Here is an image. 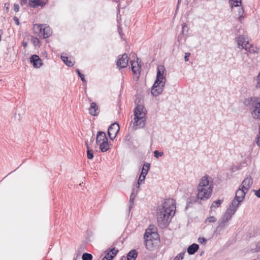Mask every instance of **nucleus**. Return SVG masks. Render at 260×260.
Returning <instances> with one entry per match:
<instances>
[{
  "instance_id": "nucleus-43",
  "label": "nucleus",
  "mask_w": 260,
  "mask_h": 260,
  "mask_svg": "<svg viewBox=\"0 0 260 260\" xmlns=\"http://www.w3.org/2000/svg\"><path fill=\"white\" fill-rule=\"evenodd\" d=\"M135 198V196L134 195V192L132 193L129 199V202H131V205L133 204Z\"/></svg>"
},
{
  "instance_id": "nucleus-23",
  "label": "nucleus",
  "mask_w": 260,
  "mask_h": 260,
  "mask_svg": "<svg viewBox=\"0 0 260 260\" xmlns=\"http://www.w3.org/2000/svg\"><path fill=\"white\" fill-rule=\"evenodd\" d=\"M137 255L138 252L134 249L131 250L127 254L126 257H124V258H126V260H136Z\"/></svg>"
},
{
  "instance_id": "nucleus-13",
  "label": "nucleus",
  "mask_w": 260,
  "mask_h": 260,
  "mask_svg": "<svg viewBox=\"0 0 260 260\" xmlns=\"http://www.w3.org/2000/svg\"><path fill=\"white\" fill-rule=\"evenodd\" d=\"M30 61L36 68H39L43 64L42 60L37 55H32L30 58Z\"/></svg>"
},
{
  "instance_id": "nucleus-36",
  "label": "nucleus",
  "mask_w": 260,
  "mask_h": 260,
  "mask_svg": "<svg viewBox=\"0 0 260 260\" xmlns=\"http://www.w3.org/2000/svg\"><path fill=\"white\" fill-rule=\"evenodd\" d=\"M216 221V219L214 216H211L206 219V222H215Z\"/></svg>"
},
{
  "instance_id": "nucleus-12",
  "label": "nucleus",
  "mask_w": 260,
  "mask_h": 260,
  "mask_svg": "<svg viewBox=\"0 0 260 260\" xmlns=\"http://www.w3.org/2000/svg\"><path fill=\"white\" fill-rule=\"evenodd\" d=\"M146 110L144 107L142 105H138L135 109V116H145Z\"/></svg>"
},
{
  "instance_id": "nucleus-56",
  "label": "nucleus",
  "mask_w": 260,
  "mask_h": 260,
  "mask_svg": "<svg viewBox=\"0 0 260 260\" xmlns=\"http://www.w3.org/2000/svg\"><path fill=\"white\" fill-rule=\"evenodd\" d=\"M179 2H180V0H178V3H179Z\"/></svg>"
},
{
  "instance_id": "nucleus-55",
  "label": "nucleus",
  "mask_w": 260,
  "mask_h": 260,
  "mask_svg": "<svg viewBox=\"0 0 260 260\" xmlns=\"http://www.w3.org/2000/svg\"><path fill=\"white\" fill-rule=\"evenodd\" d=\"M203 252H202L201 253L200 255H202L203 254Z\"/></svg>"
},
{
  "instance_id": "nucleus-21",
  "label": "nucleus",
  "mask_w": 260,
  "mask_h": 260,
  "mask_svg": "<svg viewBox=\"0 0 260 260\" xmlns=\"http://www.w3.org/2000/svg\"><path fill=\"white\" fill-rule=\"evenodd\" d=\"M199 248V246L197 244L193 243L188 246L187 248V252L189 254H193L198 251Z\"/></svg>"
},
{
  "instance_id": "nucleus-50",
  "label": "nucleus",
  "mask_w": 260,
  "mask_h": 260,
  "mask_svg": "<svg viewBox=\"0 0 260 260\" xmlns=\"http://www.w3.org/2000/svg\"><path fill=\"white\" fill-rule=\"evenodd\" d=\"M14 20L15 21V22H16V24L17 25H19V21H18V19L16 17H15L14 18Z\"/></svg>"
},
{
  "instance_id": "nucleus-8",
  "label": "nucleus",
  "mask_w": 260,
  "mask_h": 260,
  "mask_svg": "<svg viewBox=\"0 0 260 260\" xmlns=\"http://www.w3.org/2000/svg\"><path fill=\"white\" fill-rule=\"evenodd\" d=\"M150 164L149 163H146L144 165L138 181V187H139V185L140 184L144 182L146 176L147 175L150 169Z\"/></svg>"
},
{
  "instance_id": "nucleus-25",
  "label": "nucleus",
  "mask_w": 260,
  "mask_h": 260,
  "mask_svg": "<svg viewBox=\"0 0 260 260\" xmlns=\"http://www.w3.org/2000/svg\"><path fill=\"white\" fill-rule=\"evenodd\" d=\"M132 70L134 74H136L140 73V67L137 63L134 61H131Z\"/></svg>"
},
{
  "instance_id": "nucleus-29",
  "label": "nucleus",
  "mask_w": 260,
  "mask_h": 260,
  "mask_svg": "<svg viewBox=\"0 0 260 260\" xmlns=\"http://www.w3.org/2000/svg\"><path fill=\"white\" fill-rule=\"evenodd\" d=\"M86 145L87 147V158L89 159H91L93 157V150L92 149H90L88 145L87 142H86Z\"/></svg>"
},
{
  "instance_id": "nucleus-41",
  "label": "nucleus",
  "mask_w": 260,
  "mask_h": 260,
  "mask_svg": "<svg viewBox=\"0 0 260 260\" xmlns=\"http://www.w3.org/2000/svg\"><path fill=\"white\" fill-rule=\"evenodd\" d=\"M256 82V87L260 88V72L257 76Z\"/></svg>"
},
{
  "instance_id": "nucleus-33",
  "label": "nucleus",
  "mask_w": 260,
  "mask_h": 260,
  "mask_svg": "<svg viewBox=\"0 0 260 260\" xmlns=\"http://www.w3.org/2000/svg\"><path fill=\"white\" fill-rule=\"evenodd\" d=\"M82 258L83 260H92V255L90 253H84L83 254Z\"/></svg>"
},
{
  "instance_id": "nucleus-45",
  "label": "nucleus",
  "mask_w": 260,
  "mask_h": 260,
  "mask_svg": "<svg viewBox=\"0 0 260 260\" xmlns=\"http://www.w3.org/2000/svg\"><path fill=\"white\" fill-rule=\"evenodd\" d=\"M19 10V6L18 4H14V10L16 12H18Z\"/></svg>"
},
{
  "instance_id": "nucleus-27",
  "label": "nucleus",
  "mask_w": 260,
  "mask_h": 260,
  "mask_svg": "<svg viewBox=\"0 0 260 260\" xmlns=\"http://www.w3.org/2000/svg\"><path fill=\"white\" fill-rule=\"evenodd\" d=\"M240 203L241 202H239V200L236 199V198H235L234 199V200L232 201L229 207H231L232 209H236V211Z\"/></svg>"
},
{
  "instance_id": "nucleus-24",
  "label": "nucleus",
  "mask_w": 260,
  "mask_h": 260,
  "mask_svg": "<svg viewBox=\"0 0 260 260\" xmlns=\"http://www.w3.org/2000/svg\"><path fill=\"white\" fill-rule=\"evenodd\" d=\"M28 4L30 7L34 8H36L39 6H43L41 0H29Z\"/></svg>"
},
{
  "instance_id": "nucleus-17",
  "label": "nucleus",
  "mask_w": 260,
  "mask_h": 260,
  "mask_svg": "<svg viewBox=\"0 0 260 260\" xmlns=\"http://www.w3.org/2000/svg\"><path fill=\"white\" fill-rule=\"evenodd\" d=\"M99 109L98 105L95 103L92 102L90 104V107L89 109V113L92 116H97L99 113Z\"/></svg>"
},
{
  "instance_id": "nucleus-49",
  "label": "nucleus",
  "mask_w": 260,
  "mask_h": 260,
  "mask_svg": "<svg viewBox=\"0 0 260 260\" xmlns=\"http://www.w3.org/2000/svg\"><path fill=\"white\" fill-rule=\"evenodd\" d=\"M22 44V46L24 48H26L27 47V43L26 42L23 41Z\"/></svg>"
},
{
  "instance_id": "nucleus-37",
  "label": "nucleus",
  "mask_w": 260,
  "mask_h": 260,
  "mask_svg": "<svg viewBox=\"0 0 260 260\" xmlns=\"http://www.w3.org/2000/svg\"><path fill=\"white\" fill-rule=\"evenodd\" d=\"M163 154L164 153L162 152H159L158 150H155L154 152V155L156 158H158L159 157L162 156Z\"/></svg>"
},
{
  "instance_id": "nucleus-51",
  "label": "nucleus",
  "mask_w": 260,
  "mask_h": 260,
  "mask_svg": "<svg viewBox=\"0 0 260 260\" xmlns=\"http://www.w3.org/2000/svg\"><path fill=\"white\" fill-rule=\"evenodd\" d=\"M118 32H119V34L121 35V32H122V29L120 28H118Z\"/></svg>"
},
{
  "instance_id": "nucleus-20",
  "label": "nucleus",
  "mask_w": 260,
  "mask_h": 260,
  "mask_svg": "<svg viewBox=\"0 0 260 260\" xmlns=\"http://www.w3.org/2000/svg\"><path fill=\"white\" fill-rule=\"evenodd\" d=\"M228 220H225L224 217L221 216L218 222V225L217 227V230L221 231L224 229L226 226L228 225Z\"/></svg>"
},
{
  "instance_id": "nucleus-18",
  "label": "nucleus",
  "mask_w": 260,
  "mask_h": 260,
  "mask_svg": "<svg viewBox=\"0 0 260 260\" xmlns=\"http://www.w3.org/2000/svg\"><path fill=\"white\" fill-rule=\"evenodd\" d=\"M118 251V250L116 249L115 248L112 249L109 248L105 251L106 254L104 257H107V259H110V260H112L116 255Z\"/></svg>"
},
{
  "instance_id": "nucleus-32",
  "label": "nucleus",
  "mask_w": 260,
  "mask_h": 260,
  "mask_svg": "<svg viewBox=\"0 0 260 260\" xmlns=\"http://www.w3.org/2000/svg\"><path fill=\"white\" fill-rule=\"evenodd\" d=\"M222 201L220 200H218L217 201H214L212 203V204L211 206V209H212L213 208H217L222 203Z\"/></svg>"
},
{
  "instance_id": "nucleus-7",
  "label": "nucleus",
  "mask_w": 260,
  "mask_h": 260,
  "mask_svg": "<svg viewBox=\"0 0 260 260\" xmlns=\"http://www.w3.org/2000/svg\"><path fill=\"white\" fill-rule=\"evenodd\" d=\"M36 26L39 29L40 33L43 35V38H47L51 35L52 30L49 26L44 24H36Z\"/></svg>"
},
{
  "instance_id": "nucleus-26",
  "label": "nucleus",
  "mask_w": 260,
  "mask_h": 260,
  "mask_svg": "<svg viewBox=\"0 0 260 260\" xmlns=\"http://www.w3.org/2000/svg\"><path fill=\"white\" fill-rule=\"evenodd\" d=\"M99 144L100 148L102 152H106L109 149V144L108 141H105L102 143H100Z\"/></svg>"
},
{
  "instance_id": "nucleus-46",
  "label": "nucleus",
  "mask_w": 260,
  "mask_h": 260,
  "mask_svg": "<svg viewBox=\"0 0 260 260\" xmlns=\"http://www.w3.org/2000/svg\"><path fill=\"white\" fill-rule=\"evenodd\" d=\"M190 55V53L189 52H186L185 53L184 60L185 61H187L188 60V57Z\"/></svg>"
},
{
  "instance_id": "nucleus-34",
  "label": "nucleus",
  "mask_w": 260,
  "mask_h": 260,
  "mask_svg": "<svg viewBox=\"0 0 260 260\" xmlns=\"http://www.w3.org/2000/svg\"><path fill=\"white\" fill-rule=\"evenodd\" d=\"M251 250H253L254 252H258L260 251V241H258L257 244L255 245V247L251 248Z\"/></svg>"
},
{
  "instance_id": "nucleus-47",
  "label": "nucleus",
  "mask_w": 260,
  "mask_h": 260,
  "mask_svg": "<svg viewBox=\"0 0 260 260\" xmlns=\"http://www.w3.org/2000/svg\"><path fill=\"white\" fill-rule=\"evenodd\" d=\"M27 0H21L20 5L23 6L26 5Z\"/></svg>"
},
{
  "instance_id": "nucleus-10",
  "label": "nucleus",
  "mask_w": 260,
  "mask_h": 260,
  "mask_svg": "<svg viewBox=\"0 0 260 260\" xmlns=\"http://www.w3.org/2000/svg\"><path fill=\"white\" fill-rule=\"evenodd\" d=\"M252 182V178L250 176L247 177L242 181L240 187L246 190V191H248L250 189Z\"/></svg>"
},
{
  "instance_id": "nucleus-28",
  "label": "nucleus",
  "mask_w": 260,
  "mask_h": 260,
  "mask_svg": "<svg viewBox=\"0 0 260 260\" xmlns=\"http://www.w3.org/2000/svg\"><path fill=\"white\" fill-rule=\"evenodd\" d=\"M61 58L62 60L69 67H72L74 63L71 60L68 59V57L61 55Z\"/></svg>"
},
{
  "instance_id": "nucleus-2",
  "label": "nucleus",
  "mask_w": 260,
  "mask_h": 260,
  "mask_svg": "<svg viewBox=\"0 0 260 260\" xmlns=\"http://www.w3.org/2000/svg\"><path fill=\"white\" fill-rule=\"evenodd\" d=\"M213 188L212 178L207 175L203 176L200 179L197 186L198 199L202 201H206L209 199L212 195Z\"/></svg>"
},
{
  "instance_id": "nucleus-53",
  "label": "nucleus",
  "mask_w": 260,
  "mask_h": 260,
  "mask_svg": "<svg viewBox=\"0 0 260 260\" xmlns=\"http://www.w3.org/2000/svg\"><path fill=\"white\" fill-rule=\"evenodd\" d=\"M102 260H110V259H107V257H103Z\"/></svg>"
},
{
  "instance_id": "nucleus-48",
  "label": "nucleus",
  "mask_w": 260,
  "mask_h": 260,
  "mask_svg": "<svg viewBox=\"0 0 260 260\" xmlns=\"http://www.w3.org/2000/svg\"><path fill=\"white\" fill-rule=\"evenodd\" d=\"M5 8H6V10L7 12H8L9 9V4L5 3Z\"/></svg>"
},
{
  "instance_id": "nucleus-44",
  "label": "nucleus",
  "mask_w": 260,
  "mask_h": 260,
  "mask_svg": "<svg viewBox=\"0 0 260 260\" xmlns=\"http://www.w3.org/2000/svg\"><path fill=\"white\" fill-rule=\"evenodd\" d=\"M254 194L257 197L260 198V188L258 190H253Z\"/></svg>"
},
{
  "instance_id": "nucleus-6",
  "label": "nucleus",
  "mask_w": 260,
  "mask_h": 260,
  "mask_svg": "<svg viewBox=\"0 0 260 260\" xmlns=\"http://www.w3.org/2000/svg\"><path fill=\"white\" fill-rule=\"evenodd\" d=\"M119 125L118 123L114 122L111 124L108 129V135L110 139L113 140L117 136L119 131Z\"/></svg>"
},
{
  "instance_id": "nucleus-30",
  "label": "nucleus",
  "mask_w": 260,
  "mask_h": 260,
  "mask_svg": "<svg viewBox=\"0 0 260 260\" xmlns=\"http://www.w3.org/2000/svg\"><path fill=\"white\" fill-rule=\"evenodd\" d=\"M244 11L243 8L242 7V8H239V10L238 11V15H239L238 20L241 22H242V19H243L244 18Z\"/></svg>"
},
{
  "instance_id": "nucleus-40",
  "label": "nucleus",
  "mask_w": 260,
  "mask_h": 260,
  "mask_svg": "<svg viewBox=\"0 0 260 260\" xmlns=\"http://www.w3.org/2000/svg\"><path fill=\"white\" fill-rule=\"evenodd\" d=\"M32 42L35 46L39 45L40 43L39 39L37 38H33L32 39Z\"/></svg>"
},
{
  "instance_id": "nucleus-31",
  "label": "nucleus",
  "mask_w": 260,
  "mask_h": 260,
  "mask_svg": "<svg viewBox=\"0 0 260 260\" xmlns=\"http://www.w3.org/2000/svg\"><path fill=\"white\" fill-rule=\"evenodd\" d=\"M230 3H231L232 8H233V6L238 7L241 5V0H232L231 2H230Z\"/></svg>"
},
{
  "instance_id": "nucleus-22",
  "label": "nucleus",
  "mask_w": 260,
  "mask_h": 260,
  "mask_svg": "<svg viewBox=\"0 0 260 260\" xmlns=\"http://www.w3.org/2000/svg\"><path fill=\"white\" fill-rule=\"evenodd\" d=\"M145 233H148V234H147L149 237L148 239H150L151 241H153L154 240H156L158 238V235L154 232H152L150 229L146 230Z\"/></svg>"
},
{
  "instance_id": "nucleus-9",
  "label": "nucleus",
  "mask_w": 260,
  "mask_h": 260,
  "mask_svg": "<svg viewBox=\"0 0 260 260\" xmlns=\"http://www.w3.org/2000/svg\"><path fill=\"white\" fill-rule=\"evenodd\" d=\"M119 57L116 63L117 68L119 69L126 68L128 62L127 55L126 53H124Z\"/></svg>"
},
{
  "instance_id": "nucleus-11",
  "label": "nucleus",
  "mask_w": 260,
  "mask_h": 260,
  "mask_svg": "<svg viewBox=\"0 0 260 260\" xmlns=\"http://www.w3.org/2000/svg\"><path fill=\"white\" fill-rule=\"evenodd\" d=\"M134 120V127L137 126L139 128H142L144 126L146 121L145 116H135Z\"/></svg>"
},
{
  "instance_id": "nucleus-39",
  "label": "nucleus",
  "mask_w": 260,
  "mask_h": 260,
  "mask_svg": "<svg viewBox=\"0 0 260 260\" xmlns=\"http://www.w3.org/2000/svg\"><path fill=\"white\" fill-rule=\"evenodd\" d=\"M255 143L257 146H260V125L259 127V135L257 136L255 140Z\"/></svg>"
},
{
  "instance_id": "nucleus-38",
  "label": "nucleus",
  "mask_w": 260,
  "mask_h": 260,
  "mask_svg": "<svg viewBox=\"0 0 260 260\" xmlns=\"http://www.w3.org/2000/svg\"><path fill=\"white\" fill-rule=\"evenodd\" d=\"M76 72L78 73V75H79V76L80 77L81 80L83 82H84V83H86V80L84 78V76L81 74L80 72V71L78 70V69H77L76 70Z\"/></svg>"
},
{
  "instance_id": "nucleus-42",
  "label": "nucleus",
  "mask_w": 260,
  "mask_h": 260,
  "mask_svg": "<svg viewBox=\"0 0 260 260\" xmlns=\"http://www.w3.org/2000/svg\"><path fill=\"white\" fill-rule=\"evenodd\" d=\"M198 241L201 244H203V243L205 244L206 242H207V240L203 237V238H201V237L199 238Z\"/></svg>"
},
{
  "instance_id": "nucleus-4",
  "label": "nucleus",
  "mask_w": 260,
  "mask_h": 260,
  "mask_svg": "<svg viewBox=\"0 0 260 260\" xmlns=\"http://www.w3.org/2000/svg\"><path fill=\"white\" fill-rule=\"evenodd\" d=\"M243 104L251 111V115L253 118L260 119L259 98L254 96L245 99Z\"/></svg>"
},
{
  "instance_id": "nucleus-1",
  "label": "nucleus",
  "mask_w": 260,
  "mask_h": 260,
  "mask_svg": "<svg viewBox=\"0 0 260 260\" xmlns=\"http://www.w3.org/2000/svg\"><path fill=\"white\" fill-rule=\"evenodd\" d=\"M176 206L173 199L166 200L162 206L157 210L158 224L161 229H165L169 225L172 217L175 214Z\"/></svg>"
},
{
  "instance_id": "nucleus-15",
  "label": "nucleus",
  "mask_w": 260,
  "mask_h": 260,
  "mask_svg": "<svg viewBox=\"0 0 260 260\" xmlns=\"http://www.w3.org/2000/svg\"><path fill=\"white\" fill-rule=\"evenodd\" d=\"M247 192L248 191H246V190L240 187L236 192L235 198L236 199L239 200V202H242Z\"/></svg>"
},
{
  "instance_id": "nucleus-16",
  "label": "nucleus",
  "mask_w": 260,
  "mask_h": 260,
  "mask_svg": "<svg viewBox=\"0 0 260 260\" xmlns=\"http://www.w3.org/2000/svg\"><path fill=\"white\" fill-rule=\"evenodd\" d=\"M235 212L236 209H232L231 207H229L222 216L224 217L225 220L229 221L231 219Z\"/></svg>"
},
{
  "instance_id": "nucleus-52",
  "label": "nucleus",
  "mask_w": 260,
  "mask_h": 260,
  "mask_svg": "<svg viewBox=\"0 0 260 260\" xmlns=\"http://www.w3.org/2000/svg\"><path fill=\"white\" fill-rule=\"evenodd\" d=\"M185 27H186L185 25L184 24H183V25H182V31H184Z\"/></svg>"
},
{
  "instance_id": "nucleus-19",
  "label": "nucleus",
  "mask_w": 260,
  "mask_h": 260,
  "mask_svg": "<svg viewBox=\"0 0 260 260\" xmlns=\"http://www.w3.org/2000/svg\"><path fill=\"white\" fill-rule=\"evenodd\" d=\"M105 141H108L106 134L103 132H98L96 135V143L99 144Z\"/></svg>"
},
{
  "instance_id": "nucleus-54",
  "label": "nucleus",
  "mask_w": 260,
  "mask_h": 260,
  "mask_svg": "<svg viewBox=\"0 0 260 260\" xmlns=\"http://www.w3.org/2000/svg\"><path fill=\"white\" fill-rule=\"evenodd\" d=\"M113 1L114 2H117L118 1V0H113Z\"/></svg>"
},
{
  "instance_id": "nucleus-35",
  "label": "nucleus",
  "mask_w": 260,
  "mask_h": 260,
  "mask_svg": "<svg viewBox=\"0 0 260 260\" xmlns=\"http://www.w3.org/2000/svg\"><path fill=\"white\" fill-rule=\"evenodd\" d=\"M185 252H181L178 254L174 259V260H182L183 258Z\"/></svg>"
},
{
  "instance_id": "nucleus-5",
  "label": "nucleus",
  "mask_w": 260,
  "mask_h": 260,
  "mask_svg": "<svg viewBox=\"0 0 260 260\" xmlns=\"http://www.w3.org/2000/svg\"><path fill=\"white\" fill-rule=\"evenodd\" d=\"M239 48L244 49L246 51L250 53H254L255 52L254 47L250 44L247 38L241 35L236 38Z\"/></svg>"
},
{
  "instance_id": "nucleus-3",
  "label": "nucleus",
  "mask_w": 260,
  "mask_h": 260,
  "mask_svg": "<svg viewBox=\"0 0 260 260\" xmlns=\"http://www.w3.org/2000/svg\"><path fill=\"white\" fill-rule=\"evenodd\" d=\"M166 75L167 72L165 67L162 65L158 66L156 79L151 88V93L154 96H157L162 92L166 82Z\"/></svg>"
},
{
  "instance_id": "nucleus-14",
  "label": "nucleus",
  "mask_w": 260,
  "mask_h": 260,
  "mask_svg": "<svg viewBox=\"0 0 260 260\" xmlns=\"http://www.w3.org/2000/svg\"><path fill=\"white\" fill-rule=\"evenodd\" d=\"M147 234H148V233H145V234L144 235L143 238H144V240L145 245V247L147 249H148L149 250H151L154 248V245L153 241H151L150 239H148L149 237H148V236L147 235Z\"/></svg>"
}]
</instances>
